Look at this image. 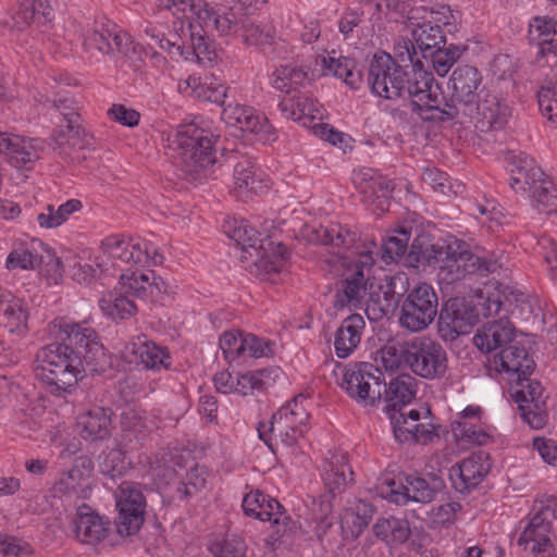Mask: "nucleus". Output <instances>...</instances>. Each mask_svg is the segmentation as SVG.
I'll use <instances>...</instances> for the list:
<instances>
[{
	"instance_id": "0eeeda50",
	"label": "nucleus",
	"mask_w": 557,
	"mask_h": 557,
	"mask_svg": "<svg viewBox=\"0 0 557 557\" xmlns=\"http://www.w3.org/2000/svg\"><path fill=\"white\" fill-rule=\"evenodd\" d=\"M188 28L193 45V54L200 59L208 50L207 37L213 32L228 34L237 26L233 9L219 14L206 0H196L188 15Z\"/></svg>"
},
{
	"instance_id": "cd10ccee",
	"label": "nucleus",
	"mask_w": 557,
	"mask_h": 557,
	"mask_svg": "<svg viewBox=\"0 0 557 557\" xmlns=\"http://www.w3.org/2000/svg\"><path fill=\"white\" fill-rule=\"evenodd\" d=\"M400 76L404 81L399 83V87L403 89L400 98L409 99L411 111L414 112L430 86H433L434 76L423 69L421 61H417L412 66L401 65Z\"/></svg>"
},
{
	"instance_id": "4c0bfd02",
	"label": "nucleus",
	"mask_w": 557,
	"mask_h": 557,
	"mask_svg": "<svg viewBox=\"0 0 557 557\" xmlns=\"http://www.w3.org/2000/svg\"><path fill=\"white\" fill-rule=\"evenodd\" d=\"M366 322L358 313L343 320L335 333L334 347L338 358L348 357L359 345Z\"/></svg>"
},
{
	"instance_id": "412c9836",
	"label": "nucleus",
	"mask_w": 557,
	"mask_h": 557,
	"mask_svg": "<svg viewBox=\"0 0 557 557\" xmlns=\"http://www.w3.org/2000/svg\"><path fill=\"white\" fill-rule=\"evenodd\" d=\"M388 418L395 440L399 443L426 444L440 436L437 426L433 423H419L421 414L416 409H411L408 412H392Z\"/></svg>"
},
{
	"instance_id": "e2e57ef3",
	"label": "nucleus",
	"mask_w": 557,
	"mask_h": 557,
	"mask_svg": "<svg viewBox=\"0 0 557 557\" xmlns=\"http://www.w3.org/2000/svg\"><path fill=\"white\" fill-rule=\"evenodd\" d=\"M210 552L216 557H242L245 544L239 536L231 535L212 542Z\"/></svg>"
},
{
	"instance_id": "a18cd8bd",
	"label": "nucleus",
	"mask_w": 557,
	"mask_h": 557,
	"mask_svg": "<svg viewBox=\"0 0 557 557\" xmlns=\"http://www.w3.org/2000/svg\"><path fill=\"white\" fill-rule=\"evenodd\" d=\"M243 509L247 516L272 524L278 523V502L275 498L256 491L247 494L243 499Z\"/></svg>"
},
{
	"instance_id": "5fc2aeb1",
	"label": "nucleus",
	"mask_w": 557,
	"mask_h": 557,
	"mask_svg": "<svg viewBox=\"0 0 557 557\" xmlns=\"http://www.w3.org/2000/svg\"><path fill=\"white\" fill-rule=\"evenodd\" d=\"M0 312L12 327L20 329L26 325L28 314L25 304L9 290L0 292Z\"/></svg>"
},
{
	"instance_id": "58836bf2",
	"label": "nucleus",
	"mask_w": 557,
	"mask_h": 557,
	"mask_svg": "<svg viewBox=\"0 0 557 557\" xmlns=\"http://www.w3.org/2000/svg\"><path fill=\"white\" fill-rule=\"evenodd\" d=\"M111 411L103 407H94L77 417V430L85 440L106 438L110 433Z\"/></svg>"
},
{
	"instance_id": "b1692460",
	"label": "nucleus",
	"mask_w": 557,
	"mask_h": 557,
	"mask_svg": "<svg viewBox=\"0 0 557 557\" xmlns=\"http://www.w3.org/2000/svg\"><path fill=\"white\" fill-rule=\"evenodd\" d=\"M453 95L455 101L459 104L454 111L457 114L458 109L461 113H468L472 116L474 100L479 97L478 89L482 84L481 73L471 65H458L450 77Z\"/></svg>"
},
{
	"instance_id": "20e7f679",
	"label": "nucleus",
	"mask_w": 557,
	"mask_h": 557,
	"mask_svg": "<svg viewBox=\"0 0 557 557\" xmlns=\"http://www.w3.org/2000/svg\"><path fill=\"white\" fill-rule=\"evenodd\" d=\"M168 140L176 162L194 180L201 178L215 162L211 136L195 123L180 125Z\"/></svg>"
},
{
	"instance_id": "ea45409f",
	"label": "nucleus",
	"mask_w": 557,
	"mask_h": 557,
	"mask_svg": "<svg viewBox=\"0 0 557 557\" xmlns=\"http://www.w3.org/2000/svg\"><path fill=\"white\" fill-rule=\"evenodd\" d=\"M53 16V10L46 0H22L12 15V26L23 29L32 23L45 25L52 21Z\"/></svg>"
},
{
	"instance_id": "4d7b16f0",
	"label": "nucleus",
	"mask_w": 557,
	"mask_h": 557,
	"mask_svg": "<svg viewBox=\"0 0 557 557\" xmlns=\"http://www.w3.org/2000/svg\"><path fill=\"white\" fill-rule=\"evenodd\" d=\"M121 425L126 432L144 435L156 428V421L145 410L127 407L121 414Z\"/></svg>"
},
{
	"instance_id": "c756f323",
	"label": "nucleus",
	"mask_w": 557,
	"mask_h": 557,
	"mask_svg": "<svg viewBox=\"0 0 557 557\" xmlns=\"http://www.w3.org/2000/svg\"><path fill=\"white\" fill-rule=\"evenodd\" d=\"M115 39H117V49L113 59L117 66L126 65L133 71L138 72L143 69L145 59L147 57H150L156 66H160L165 61L161 54L154 51H150V49L135 41L125 32H123V35H120V37H116Z\"/></svg>"
},
{
	"instance_id": "ddd939ff",
	"label": "nucleus",
	"mask_w": 557,
	"mask_h": 557,
	"mask_svg": "<svg viewBox=\"0 0 557 557\" xmlns=\"http://www.w3.org/2000/svg\"><path fill=\"white\" fill-rule=\"evenodd\" d=\"M376 490L381 497L397 505L407 504L409 500L418 503H431L436 494L435 488L422 478L406 476V483L396 481L389 475L379 479Z\"/></svg>"
},
{
	"instance_id": "bb28decb",
	"label": "nucleus",
	"mask_w": 557,
	"mask_h": 557,
	"mask_svg": "<svg viewBox=\"0 0 557 557\" xmlns=\"http://www.w3.org/2000/svg\"><path fill=\"white\" fill-rule=\"evenodd\" d=\"M515 335L513 324L507 318H499L483 324L473 336V344L479 350L491 352L511 345Z\"/></svg>"
},
{
	"instance_id": "c85d7f7f",
	"label": "nucleus",
	"mask_w": 557,
	"mask_h": 557,
	"mask_svg": "<svg viewBox=\"0 0 557 557\" xmlns=\"http://www.w3.org/2000/svg\"><path fill=\"white\" fill-rule=\"evenodd\" d=\"M269 188L268 180L261 170L249 160L239 161L233 172V194L240 200H248Z\"/></svg>"
},
{
	"instance_id": "69168bd1",
	"label": "nucleus",
	"mask_w": 557,
	"mask_h": 557,
	"mask_svg": "<svg viewBox=\"0 0 557 557\" xmlns=\"http://www.w3.org/2000/svg\"><path fill=\"white\" fill-rule=\"evenodd\" d=\"M283 531L281 533V546L285 549L294 550L299 546V542L304 539L305 532L299 520H294L290 516L283 519Z\"/></svg>"
},
{
	"instance_id": "774afa93",
	"label": "nucleus",
	"mask_w": 557,
	"mask_h": 557,
	"mask_svg": "<svg viewBox=\"0 0 557 557\" xmlns=\"http://www.w3.org/2000/svg\"><path fill=\"white\" fill-rule=\"evenodd\" d=\"M32 548L29 544L21 539L0 534V556L18 557L29 555Z\"/></svg>"
},
{
	"instance_id": "2eb2a0df",
	"label": "nucleus",
	"mask_w": 557,
	"mask_h": 557,
	"mask_svg": "<svg viewBox=\"0 0 557 557\" xmlns=\"http://www.w3.org/2000/svg\"><path fill=\"white\" fill-rule=\"evenodd\" d=\"M224 358L232 362L238 358H263L273 354L274 343L260 338L251 333L238 330L225 331L219 339Z\"/></svg>"
},
{
	"instance_id": "f257e3e1",
	"label": "nucleus",
	"mask_w": 557,
	"mask_h": 557,
	"mask_svg": "<svg viewBox=\"0 0 557 557\" xmlns=\"http://www.w3.org/2000/svg\"><path fill=\"white\" fill-rule=\"evenodd\" d=\"M63 343L40 348L36 355V376L51 393L70 392L83 377L86 367L101 369L104 359L102 345L94 329L61 318L53 322Z\"/></svg>"
},
{
	"instance_id": "393cba45",
	"label": "nucleus",
	"mask_w": 557,
	"mask_h": 557,
	"mask_svg": "<svg viewBox=\"0 0 557 557\" xmlns=\"http://www.w3.org/2000/svg\"><path fill=\"white\" fill-rule=\"evenodd\" d=\"M222 119L228 126L252 133L262 140H268L273 131L267 116L247 106L228 104L223 109Z\"/></svg>"
},
{
	"instance_id": "f3484780",
	"label": "nucleus",
	"mask_w": 557,
	"mask_h": 557,
	"mask_svg": "<svg viewBox=\"0 0 557 557\" xmlns=\"http://www.w3.org/2000/svg\"><path fill=\"white\" fill-rule=\"evenodd\" d=\"M554 519H556L555 508L541 503L537 511L520 534L517 541L518 546L534 554L545 552L546 547L552 545L549 534Z\"/></svg>"
},
{
	"instance_id": "c03bdc74",
	"label": "nucleus",
	"mask_w": 557,
	"mask_h": 557,
	"mask_svg": "<svg viewBox=\"0 0 557 557\" xmlns=\"http://www.w3.org/2000/svg\"><path fill=\"white\" fill-rule=\"evenodd\" d=\"M307 236L310 242L317 244L335 247L346 246L347 248L358 239L355 233L336 223L326 226H308Z\"/></svg>"
},
{
	"instance_id": "e433bc0d",
	"label": "nucleus",
	"mask_w": 557,
	"mask_h": 557,
	"mask_svg": "<svg viewBox=\"0 0 557 557\" xmlns=\"http://www.w3.org/2000/svg\"><path fill=\"white\" fill-rule=\"evenodd\" d=\"M0 154H4L14 166L26 165L38 159L33 139L3 132H0Z\"/></svg>"
},
{
	"instance_id": "423d86ee",
	"label": "nucleus",
	"mask_w": 557,
	"mask_h": 557,
	"mask_svg": "<svg viewBox=\"0 0 557 557\" xmlns=\"http://www.w3.org/2000/svg\"><path fill=\"white\" fill-rule=\"evenodd\" d=\"M438 314V296L435 288L420 282L404 295L398 322L403 329L418 333L426 330Z\"/></svg>"
},
{
	"instance_id": "9b49d317",
	"label": "nucleus",
	"mask_w": 557,
	"mask_h": 557,
	"mask_svg": "<svg viewBox=\"0 0 557 557\" xmlns=\"http://www.w3.org/2000/svg\"><path fill=\"white\" fill-rule=\"evenodd\" d=\"M119 517L116 530L122 536L137 533L143 525L146 511V497L139 484L122 482L116 494Z\"/></svg>"
},
{
	"instance_id": "f03ea898",
	"label": "nucleus",
	"mask_w": 557,
	"mask_h": 557,
	"mask_svg": "<svg viewBox=\"0 0 557 557\" xmlns=\"http://www.w3.org/2000/svg\"><path fill=\"white\" fill-rule=\"evenodd\" d=\"M342 387L360 404L375 406L382 399L385 411L401 412L416 397V380L409 374H400L385 382L384 373L373 363L359 362L347 368L343 375Z\"/></svg>"
},
{
	"instance_id": "aec40b11",
	"label": "nucleus",
	"mask_w": 557,
	"mask_h": 557,
	"mask_svg": "<svg viewBox=\"0 0 557 557\" xmlns=\"http://www.w3.org/2000/svg\"><path fill=\"white\" fill-rule=\"evenodd\" d=\"M423 98L413 113L425 122H446L451 120L462 122L463 119L472 117L468 113H461L459 109L457 114H455L454 111L459 107L457 101H455V96L451 94L449 98H446L435 81Z\"/></svg>"
},
{
	"instance_id": "052dcab7",
	"label": "nucleus",
	"mask_w": 557,
	"mask_h": 557,
	"mask_svg": "<svg viewBox=\"0 0 557 557\" xmlns=\"http://www.w3.org/2000/svg\"><path fill=\"white\" fill-rule=\"evenodd\" d=\"M466 51V47L449 45L447 48L438 47L430 52L434 71L440 76H445L451 66Z\"/></svg>"
},
{
	"instance_id": "de8ad7c7",
	"label": "nucleus",
	"mask_w": 557,
	"mask_h": 557,
	"mask_svg": "<svg viewBox=\"0 0 557 557\" xmlns=\"http://www.w3.org/2000/svg\"><path fill=\"white\" fill-rule=\"evenodd\" d=\"M374 507L364 500H358L354 507L346 509L342 515V527L347 528L351 536H359L372 520Z\"/></svg>"
},
{
	"instance_id": "8fccbe9b",
	"label": "nucleus",
	"mask_w": 557,
	"mask_h": 557,
	"mask_svg": "<svg viewBox=\"0 0 557 557\" xmlns=\"http://www.w3.org/2000/svg\"><path fill=\"white\" fill-rule=\"evenodd\" d=\"M131 466L121 445L108 447L99 456L100 472L112 480L122 476Z\"/></svg>"
},
{
	"instance_id": "dca6fc26",
	"label": "nucleus",
	"mask_w": 557,
	"mask_h": 557,
	"mask_svg": "<svg viewBox=\"0 0 557 557\" xmlns=\"http://www.w3.org/2000/svg\"><path fill=\"white\" fill-rule=\"evenodd\" d=\"M94 462L87 456L77 457L73 466L57 479L53 491L69 499H86L91 493Z\"/></svg>"
},
{
	"instance_id": "680f3d73",
	"label": "nucleus",
	"mask_w": 557,
	"mask_h": 557,
	"mask_svg": "<svg viewBox=\"0 0 557 557\" xmlns=\"http://www.w3.org/2000/svg\"><path fill=\"white\" fill-rule=\"evenodd\" d=\"M542 114L557 127V82H545L537 91Z\"/></svg>"
},
{
	"instance_id": "13d9d810",
	"label": "nucleus",
	"mask_w": 557,
	"mask_h": 557,
	"mask_svg": "<svg viewBox=\"0 0 557 557\" xmlns=\"http://www.w3.org/2000/svg\"><path fill=\"white\" fill-rule=\"evenodd\" d=\"M342 288L336 293L334 307L342 309L344 307H358L367 294L368 285L354 282V280H342Z\"/></svg>"
},
{
	"instance_id": "f704fd0d",
	"label": "nucleus",
	"mask_w": 557,
	"mask_h": 557,
	"mask_svg": "<svg viewBox=\"0 0 557 557\" xmlns=\"http://www.w3.org/2000/svg\"><path fill=\"white\" fill-rule=\"evenodd\" d=\"M120 35H123V30L111 22L97 25L84 35V50L90 55L99 53L113 59L117 49L115 38Z\"/></svg>"
},
{
	"instance_id": "7c9ffc66",
	"label": "nucleus",
	"mask_w": 557,
	"mask_h": 557,
	"mask_svg": "<svg viewBox=\"0 0 557 557\" xmlns=\"http://www.w3.org/2000/svg\"><path fill=\"white\" fill-rule=\"evenodd\" d=\"M449 253H451L450 245L433 244L425 237L416 238L406 256V263L417 269L437 265L446 271Z\"/></svg>"
},
{
	"instance_id": "bf43d9fd",
	"label": "nucleus",
	"mask_w": 557,
	"mask_h": 557,
	"mask_svg": "<svg viewBox=\"0 0 557 557\" xmlns=\"http://www.w3.org/2000/svg\"><path fill=\"white\" fill-rule=\"evenodd\" d=\"M410 239V231L400 228L397 235L387 237L382 243V260L386 263L397 262L405 256Z\"/></svg>"
},
{
	"instance_id": "37998d69",
	"label": "nucleus",
	"mask_w": 557,
	"mask_h": 557,
	"mask_svg": "<svg viewBox=\"0 0 557 557\" xmlns=\"http://www.w3.org/2000/svg\"><path fill=\"white\" fill-rule=\"evenodd\" d=\"M354 474L347 463L346 454H335L331 457L324 468V484L330 494L335 496L342 493L345 486L352 481Z\"/></svg>"
},
{
	"instance_id": "2f4dec72",
	"label": "nucleus",
	"mask_w": 557,
	"mask_h": 557,
	"mask_svg": "<svg viewBox=\"0 0 557 557\" xmlns=\"http://www.w3.org/2000/svg\"><path fill=\"white\" fill-rule=\"evenodd\" d=\"M124 357L129 362L140 363L153 370L166 369L171 363L168 351L146 336H138L128 343L124 349Z\"/></svg>"
},
{
	"instance_id": "39448f33",
	"label": "nucleus",
	"mask_w": 557,
	"mask_h": 557,
	"mask_svg": "<svg viewBox=\"0 0 557 557\" xmlns=\"http://www.w3.org/2000/svg\"><path fill=\"white\" fill-rule=\"evenodd\" d=\"M224 233L243 250H253L256 257L269 271L277 270L278 230L274 221H265L262 233L257 232L246 220H227L223 224Z\"/></svg>"
},
{
	"instance_id": "7ed1b4c3",
	"label": "nucleus",
	"mask_w": 557,
	"mask_h": 557,
	"mask_svg": "<svg viewBox=\"0 0 557 557\" xmlns=\"http://www.w3.org/2000/svg\"><path fill=\"white\" fill-rule=\"evenodd\" d=\"M380 354L386 369L405 367L423 379H441L447 371L445 349L429 337H416L411 341L392 339L381 348Z\"/></svg>"
},
{
	"instance_id": "5701e85b",
	"label": "nucleus",
	"mask_w": 557,
	"mask_h": 557,
	"mask_svg": "<svg viewBox=\"0 0 557 557\" xmlns=\"http://www.w3.org/2000/svg\"><path fill=\"white\" fill-rule=\"evenodd\" d=\"M490 455L479 450L465 458L449 471L453 486L460 493L470 492L476 487L491 470Z\"/></svg>"
},
{
	"instance_id": "49530a36",
	"label": "nucleus",
	"mask_w": 557,
	"mask_h": 557,
	"mask_svg": "<svg viewBox=\"0 0 557 557\" xmlns=\"http://www.w3.org/2000/svg\"><path fill=\"white\" fill-rule=\"evenodd\" d=\"M354 183L361 193L370 194L377 198H387L394 189L391 180H387L372 169H362L355 173Z\"/></svg>"
},
{
	"instance_id": "a878e982",
	"label": "nucleus",
	"mask_w": 557,
	"mask_h": 557,
	"mask_svg": "<svg viewBox=\"0 0 557 557\" xmlns=\"http://www.w3.org/2000/svg\"><path fill=\"white\" fill-rule=\"evenodd\" d=\"M451 247L448 261H446V271L449 280H462L467 275L479 274L486 275L497 270L498 264L495 260L487 259L468 250H458Z\"/></svg>"
},
{
	"instance_id": "79ce46f5",
	"label": "nucleus",
	"mask_w": 557,
	"mask_h": 557,
	"mask_svg": "<svg viewBox=\"0 0 557 557\" xmlns=\"http://www.w3.org/2000/svg\"><path fill=\"white\" fill-rule=\"evenodd\" d=\"M305 401H307V396L300 393L281 407V420L284 418L287 428L292 430V434L286 432L285 438L282 440L288 446L296 443L298 435L301 434L299 426L305 424L309 418V413L304 405Z\"/></svg>"
},
{
	"instance_id": "72a5a7b5",
	"label": "nucleus",
	"mask_w": 557,
	"mask_h": 557,
	"mask_svg": "<svg viewBox=\"0 0 557 557\" xmlns=\"http://www.w3.org/2000/svg\"><path fill=\"white\" fill-rule=\"evenodd\" d=\"M472 117L480 115L482 125L492 129H502L506 126L511 115L510 107L496 94L484 91L482 97L474 100Z\"/></svg>"
},
{
	"instance_id": "6e6552de",
	"label": "nucleus",
	"mask_w": 557,
	"mask_h": 557,
	"mask_svg": "<svg viewBox=\"0 0 557 557\" xmlns=\"http://www.w3.org/2000/svg\"><path fill=\"white\" fill-rule=\"evenodd\" d=\"M480 311L474 297H453L443 302L438 314V335L453 342L467 334L479 321Z\"/></svg>"
},
{
	"instance_id": "0e129e2a",
	"label": "nucleus",
	"mask_w": 557,
	"mask_h": 557,
	"mask_svg": "<svg viewBox=\"0 0 557 557\" xmlns=\"http://www.w3.org/2000/svg\"><path fill=\"white\" fill-rule=\"evenodd\" d=\"M451 431L456 438L472 444L483 445L490 438L484 431L476 429L475 425L467 420H454L451 422Z\"/></svg>"
},
{
	"instance_id": "6e6d98bb",
	"label": "nucleus",
	"mask_w": 557,
	"mask_h": 557,
	"mask_svg": "<svg viewBox=\"0 0 557 557\" xmlns=\"http://www.w3.org/2000/svg\"><path fill=\"white\" fill-rule=\"evenodd\" d=\"M533 201L536 209L546 214H557V187L543 177L539 183L532 184Z\"/></svg>"
},
{
	"instance_id": "3c124183",
	"label": "nucleus",
	"mask_w": 557,
	"mask_h": 557,
	"mask_svg": "<svg viewBox=\"0 0 557 557\" xmlns=\"http://www.w3.org/2000/svg\"><path fill=\"white\" fill-rule=\"evenodd\" d=\"M412 37L418 48L423 53V58H428V51L431 52L441 47L442 44L445 45V36L443 35L441 26L432 24L431 22L418 23L412 29Z\"/></svg>"
},
{
	"instance_id": "1a4fd4ad",
	"label": "nucleus",
	"mask_w": 557,
	"mask_h": 557,
	"mask_svg": "<svg viewBox=\"0 0 557 557\" xmlns=\"http://www.w3.org/2000/svg\"><path fill=\"white\" fill-rule=\"evenodd\" d=\"M307 79V72L300 67L281 65V92L285 96L281 99V113L293 121H304L315 119V103L308 97L301 96L298 86L304 85Z\"/></svg>"
},
{
	"instance_id": "a19ab883",
	"label": "nucleus",
	"mask_w": 557,
	"mask_h": 557,
	"mask_svg": "<svg viewBox=\"0 0 557 557\" xmlns=\"http://www.w3.org/2000/svg\"><path fill=\"white\" fill-rule=\"evenodd\" d=\"M497 357L502 369L516 375V379H525L534 371L535 362L523 346L511 344L503 348Z\"/></svg>"
},
{
	"instance_id": "c9c22d12",
	"label": "nucleus",
	"mask_w": 557,
	"mask_h": 557,
	"mask_svg": "<svg viewBox=\"0 0 557 557\" xmlns=\"http://www.w3.org/2000/svg\"><path fill=\"white\" fill-rule=\"evenodd\" d=\"M110 522L90 507L82 506L77 510L75 533L78 541L85 544H97L104 540L109 533Z\"/></svg>"
},
{
	"instance_id": "f8f14e48",
	"label": "nucleus",
	"mask_w": 557,
	"mask_h": 557,
	"mask_svg": "<svg viewBox=\"0 0 557 557\" xmlns=\"http://www.w3.org/2000/svg\"><path fill=\"white\" fill-rule=\"evenodd\" d=\"M401 64H397L387 53L374 54L368 67V85L371 91L384 99L395 100L400 98L399 83Z\"/></svg>"
},
{
	"instance_id": "4be33fe9",
	"label": "nucleus",
	"mask_w": 557,
	"mask_h": 557,
	"mask_svg": "<svg viewBox=\"0 0 557 557\" xmlns=\"http://www.w3.org/2000/svg\"><path fill=\"white\" fill-rule=\"evenodd\" d=\"M50 265L53 267V273L50 276L55 284L62 277V273L66 272L77 283L88 285L98 277L102 270L99 258H91L87 251H83L81 255L69 252L61 259L57 258Z\"/></svg>"
},
{
	"instance_id": "473e14b6",
	"label": "nucleus",
	"mask_w": 557,
	"mask_h": 557,
	"mask_svg": "<svg viewBox=\"0 0 557 557\" xmlns=\"http://www.w3.org/2000/svg\"><path fill=\"white\" fill-rule=\"evenodd\" d=\"M505 161L510 168V187L516 191H527L528 188H531L532 184L539 183L544 176L542 169L525 152L509 151L505 157Z\"/></svg>"
},
{
	"instance_id": "338daca9",
	"label": "nucleus",
	"mask_w": 557,
	"mask_h": 557,
	"mask_svg": "<svg viewBox=\"0 0 557 557\" xmlns=\"http://www.w3.org/2000/svg\"><path fill=\"white\" fill-rule=\"evenodd\" d=\"M237 26L232 32H240L244 40L249 45L263 46L269 42V36L260 30L259 26L255 25L247 18L236 20Z\"/></svg>"
},
{
	"instance_id": "4468645a",
	"label": "nucleus",
	"mask_w": 557,
	"mask_h": 557,
	"mask_svg": "<svg viewBox=\"0 0 557 557\" xmlns=\"http://www.w3.org/2000/svg\"><path fill=\"white\" fill-rule=\"evenodd\" d=\"M516 379L511 397L518 404L521 418L533 429H541L546 422L545 401L542 397L543 387L539 381Z\"/></svg>"
},
{
	"instance_id": "6ab92c4d",
	"label": "nucleus",
	"mask_w": 557,
	"mask_h": 557,
	"mask_svg": "<svg viewBox=\"0 0 557 557\" xmlns=\"http://www.w3.org/2000/svg\"><path fill=\"white\" fill-rule=\"evenodd\" d=\"M121 292L139 299L158 301L171 293L170 284L153 271H126L120 276Z\"/></svg>"
},
{
	"instance_id": "a211bd4d",
	"label": "nucleus",
	"mask_w": 557,
	"mask_h": 557,
	"mask_svg": "<svg viewBox=\"0 0 557 557\" xmlns=\"http://www.w3.org/2000/svg\"><path fill=\"white\" fill-rule=\"evenodd\" d=\"M377 244L374 239L359 237L348 247L350 256L343 258V278L354 280L368 285L373 278L372 272L375 263L374 253Z\"/></svg>"
},
{
	"instance_id": "09e8293b",
	"label": "nucleus",
	"mask_w": 557,
	"mask_h": 557,
	"mask_svg": "<svg viewBox=\"0 0 557 557\" xmlns=\"http://www.w3.org/2000/svg\"><path fill=\"white\" fill-rule=\"evenodd\" d=\"M82 207V202L77 199H70L57 208L48 205L37 215L38 225L45 230L55 228L66 222L70 215L79 211Z\"/></svg>"
},
{
	"instance_id": "864d4df0",
	"label": "nucleus",
	"mask_w": 557,
	"mask_h": 557,
	"mask_svg": "<svg viewBox=\"0 0 557 557\" xmlns=\"http://www.w3.org/2000/svg\"><path fill=\"white\" fill-rule=\"evenodd\" d=\"M101 311L112 319H125L137 311L135 302L117 292L106 294L100 300Z\"/></svg>"
},
{
	"instance_id": "9d476101",
	"label": "nucleus",
	"mask_w": 557,
	"mask_h": 557,
	"mask_svg": "<svg viewBox=\"0 0 557 557\" xmlns=\"http://www.w3.org/2000/svg\"><path fill=\"white\" fill-rule=\"evenodd\" d=\"M101 250L110 258L141 267L160 265L164 259L151 242L145 238H126L122 235L106 237L101 242Z\"/></svg>"
},
{
	"instance_id": "603ef678",
	"label": "nucleus",
	"mask_w": 557,
	"mask_h": 557,
	"mask_svg": "<svg viewBox=\"0 0 557 557\" xmlns=\"http://www.w3.org/2000/svg\"><path fill=\"white\" fill-rule=\"evenodd\" d=\"M39 245V240L33 239L30 243L15 247L7 258V269L10 271L33 270L39 263L40 258L36 249V246Z\"/></svg>"
}]
</instances>
